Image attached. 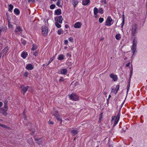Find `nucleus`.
<instances>
[{
  "mask_svg": "<svg viewBox=\"0 0 147 147\" xmlns=\"http://www.w3.org/2000/svg\"><path fill=\"white\" fill-rule=\"evenodd\" d=\"M48 20H47V22H45V26H43L42 27V34L44 36H46L47 35L48 32L47 27L48 26Z\"/></svg>",
  "mask_w": 147,
  "mask_h": 147,
  "instance_id": "1",
  "label": "nucleus"
},
{
  "mask_svg": "<svg viewBox=\"0 0 147 147\" xmlns=\"http://www.w3.org/2000/svg\"><path fill=\"white\" fill-rule=\"evenodd\" d=\"M120 118V115L119 114L117 116H114L112 117L111 123L113 124V126H115L118 122Z\"/></svg>",
  "mask_w": 147,
  "mask_h": 147,
  "instance_id": "2",
  "label": "nucleus"
},
{
  "mask_svg": "<svg viewBox=\"0 0 147 147\" xmlns=\"http://www.w3.org/2000/svg\"><path fill=\"white\" fill-rule=\"evenodd\" d=\"M69 96V98L71 100L75 101H78L79 100V96L76 94L73 93Z\"/></svg>",
  "mask_w": 147,
  "mask_h": 147,
  "instance_id": "3",
  "label": "nucleus"
},
{
  "mask_svg": "<svg viewBox=\"0 0 147 147\" xmlns=\"http://www.w3.org/2000/svg\"><path fill=\"white\" fill-rule=\"evenodd\" d=\"M8 109L7 105H4L3 107L1 109L0 113H2L4 116H6L7 115V111Z\"/></svg>",
  "mask_w": 147,
  "mask_h": 147,
  "instance_id": "4",
  "label": "nucleus"
},
{
  "mask_svg": "<svg viewBox=\"0 0 147 147\" xmlns=\"http://www.w3.org/2000/svg\"><path fill=\"white\" fill-rule=\"evenodd\" d=\"M114 21L110 16H108L106 21L105 25L110 26L113 24Z\"/></svg>",
  "mask_w": 147,
  "mask_h": 147,
  "instance_id": "5",
  "label": "nucleus"
},
{
  "mask_svg": "<svg viewBox=\"0 0 147 147\" xmlns=\"http://www.w3.org/2000/svg\"><path fill=\"white\" fill-rule=\"evenodd\" d=\"M29 87V86H25L24 85L20 86V88L21 89L22 91L23 95H24L25 94Z\"/></svg>",
  "mask_w": 147,
  "mask_h": 147,
  "instance_id": "6",
  "label": "nucleus"
},
{
  "mask_svg": "<svg viewBox=\"0 0 147 147\" xmlns=\"http://www.w3.org/2000/svg\"><path fill=\"white\" fill-rule=\"evenodd\" d=\"M137 29V25L134 24L132 26L131 30V34L133 36L135 35Z\"/></svg>",
  "mask_w": 147,
  "mask_h": 147,
  "instance_id": "7",
  "label": "nucleus"
},
{
  "mask_svg": "<svg viewBox=\"0 0 147 147\" xmlns=\"http://www.w3.org/2000/svg\"><path fill=\"white\" fill-rule=\"evenodd\" d=\"M63 18L62 16H56L55 18V22H59L60 24L62 23Z\"/></svg>",
  "mask_w": 147,
  "mask_h": 147,
  "instance_id": "8",
  "label": "nucleus"
},
{
  "mask_svg": "<svg viewBox=\"0 0 147 147\" xmlns=\"http://www.w3.org/2000/svg\"><path fill=\"white\" fill-rule=\"evenodd\" d=\"M22 31V30L20 26H17L15 30V34H19L20 33H21Z\"/></svg>",
  "mask_w": 147,
  "mask_h": 147,
  "instance_id": "9",
  "label": "nucleus"
},
{
  "mask_svg": "<svg viewBox=\"0 0 147 147\" xmlns=\"http://www.w3.org/2000/svg\"><path fill=\"white\" fill-rule=\"evenodd\" d=\"M110 78H112L114 81H117L118 79L117 76L116 75H114L113 74H110Z\"/></svg>",
  "mask_w": 147,
  "mask_h": 147,
  "instance_id": "10",
  "label": "nucleus"
},
{
  "mask_svg": "<svg viewBox=\"0 0 147 147\" xmlns=\"http://www.w3.org/2000/svg\"><path fill=\"white\" fill-rule=\"evenodd\" d=\"M33 65L31 64H28L26 67V69L28 70H31L33 69Z\"/></svg>",
  "mask_w": 147,
  "mask_h": 147,
  "instance_id": "11",
  "label": "nucleus"
},
{
  "mask_svg": "<svg viewBox=\"0 0 147 147\" xmlns=\"http://www.w3.org/2000/svg\"><path fill=\"white\" fill-rule=\"evenodd\" d=\"M82 25V23L79 22L76 23L74 25V27L76 28H80Z\"/></svg>",
  "mask_w": 147,
  "mask_h": 147,
  "instance_id": "12",
  "label": "nucleus"
},
{
  "mask_svg": "<svg viewBox=\"0 0 147 147\" xmlns=\"http://www.w3.org/2000/svg\"><path fill=\"white\" fill-rule=\"evenodd\" d=\"M137 43V41L136 40L134 39L133 41V46L132 47V49L134 51H135L136 49V44Z\"/></svg>",
  "mask_w": 147,
  "mask_h": 147,
  "instance_id": "13",
  "label": "nucleus"
},
{
  "mask_svg": "<svg viewBox=\"0 0 147 147\" xmlns=\"http://www.w3.org/2000/svg\"><path fill=\"white\" fill-rule=\"evenodd\" d=\"M61 10L60 9L55 10V14L56 15H59L61 14Z\"/></svg>",
  "mask_w": 147,
  "mask_h": 147,
  "instance_id": "14",
  "label": "nucleus"
},
{
  "mask_svg": "<svg viewBox=\"0 0 147 147\" xmlns=\"http://www.w3.org/2000/svg\"><path fill=\"white\" fill-rule=\"evenodd\" d=\"M90 2V0H83L82 1V4L84 5H88Z\"/></svg>",
  "mask_w": 147,
  "mask_h": 147,
  "instance_id": "15",
  "label": "nucleus"
},
{
  "mask_svg": "<svg viewBox=\"0 0 147 147\" xmlns=\"http://www.w3.org/2000/svg\"><path fill=\"white\" fill-rule=\"evenodd\" d=\"M34 140L39 144H40L42 141V140L41 138H35L34 139Z\"/></svg>",
  "mask_w": 147,
  "mask_h": 147,
  "instance_id": "16",
  "label": "nucleus"
},
{
  "mask_svg": "<svg viewBox=\"0 0 147 147\" xmlns=\"http://www.w3.org/2000/svg\"><path fill=\"white\" fill-rule=\"evenodd\" d=\"M71 1V2L72 4H73L74 7H75L76 6L78 3V0H72Z\"/></svg>",
  "mask_w": 147,
  "mask_h": 147,
  "instance_id": "17",
  "label": "nucleus"
},
{
  "mask_svg": "<svg viewBox=\"0 0 147 147\" xmlns=\"http://www.w3.org/2000/svg\"><path fill=\"white\" fill-rule=\"evenodd\" d=\"M60 72L61 74L65 75L67 72V70L66 69H63L61 70Z\"/></svg>",
  "mask_w": 147,
  "mask_h": 147,
  "instance_id": "18",
  "label": "nucleus"
},
{
  "mask_svg": "<svg viewBox=\"0 0 147 147\" xmlns=\"http://www.w3.org/2000/svg\"><path fill=\"white\" fill-rule=\"evenodd\" d=\"M9 49V48L8 46H6L5 49H3L1 52L2 53H7Z\"/></svg>",
  "mask_w": 147,
  "mask_h": 147,
  "instance_id": "19",
  "label": "nucleus"
},
{
  "mask_svg": "<svg viewBox=\"0 0 147 147\" xmlns=\"http://www.w3.org/2000/svg\"><path fill=\"white\" fill-rule=\"evenodd\" d=\"M28 55L27 52H23L21 54V56L24 59H25Z\"/></svg>",
  "mask_w": 147,
  "mask_h": 147,
  "instance_id": "20",
  "label": "nucleus"
},
{
  "mask_svg": "<svg viewBox=\"0 0 147 147\" xmlns=\"http://www.w3.org/2000/svg\"><path fill=\"white\" fill-rule=\"evenodd\" d=\"M64 58V55L63 54H61L59 55L58 57V59L60 60H62Z\"/></svg>",
  "mask_w": 147,
  "mask_h": 147,
  "instance_id": "21",
  "label": "nucleus"
},
{
  "mask_svg": "<svg viewBox=\"0 0 147 147\" xmlns=\"http://www.w3.org/2000/svg\"><path fill=\"white\" fill-rule=\"evenodd\" d=\"M14 12L15 14L18 15L20 14V11L17 8H15L14 10Z\"/></svg>",
  "mask_w": 147,
  "mask_h": 147,
  "instance_id": "22",
  "label": "nucleus"
},
{
  "mask_svg": "<svg viewBox=\"0 0 147 147\" xmlns=\"http://www.w3.org/2000/svg\"><path fill=\"white\" fill-rule=\"evenodd\" d=\"M71 133L73 136H74L78 134V131L77 130H74L71 131Z\"/></svg>",
  "mask_w": 147,
  "mask_h": 147,
  "instance_id": "23",
  "label": "nucleus"
},
{
  "mask_svg": "<svg viewBox=\"0 0 147 147\" xmlns=\"http://www.w3.org/2000/svg\"><path fill=\"white\" fill-rule=\"evenodd\" d=\"M13 7V6L11 4L9 5V8L8 9V10L10 12H12Z\"/></svg>",
  "mask_w": 147,
  "mask_h": 147,
  "instance_id": "24",
  "label": "nucleus"
},
{
  "mask_svg": "<svg viewBox=\"0 0 147 147\" xmlns=\"http://www.w3.org/2000/svg\"><path fill=\"white\" fill-rule=\"evenodd\" d=\"M115 38L117 40H119L121 38V35L119 34H117L115 36Z\"/></svg>",
  "mask_w": 147,
  "mask_h": 147,
  "instance_id": "25",
  "label": "nucleus"
},
{
  "mask_svg": "<svg viewBox=\"0 0 147 147\" xmlns=\"http://www.w3.org/2000/svg\"><path fill=\"white\" fill-rule=\"evenodd\" d=\"M0 126L1 127H2L8 129H10V127L6 126L5 125H3L2 124H0Z\"/></svg>",
  "mask_w": 147,
  "mask_h": 147,
  "instance_id": "26",
  "label": "nucleus"
},
{
  "mask_svg": "<svg viewBox=\"0 0 147 147\" xmlns=\"http://www.w3.org/2000/svg\"><path fill=\"white\" fill-rule=\"evenodd\" d=\"M28 142L29 144H32L33 143V141L32 138H30L28 140Z\"/></svg>",
  "mask_w": 147,
  "mask_h": 147,
  "instance_id": "27",
  "label": "nucleus"
},
{
  "mask_svg": "<svg viewBox=\"0 0 147 147\" xmlns=\"http://www.w3.org/2000/svg\"><path fill=\"white\" fill-rule=\"evenodd\" d=\"M98 12V10L97 9V8L95 7H94V14L95 15H96Z\"/></svg>",
  "mask_w": 147,
  "mask_h": 147,
  "instance_id": "28",
  "label": "nucleus"
},
{
  "mask_svg": "<svg viewBox=\"0 0 147 147\" xmlns=\"http://www.w3.org/2000/svg\"><path fill=\"white\" fill-rule=\"evenodd\" d=\"M56 117L58 121H59L61 122L62 121V119L60 117V116L59 114H57V116L56 115Z\"/></svg>",
  "mask_w": 147,
  "mask_h": 147,
  "instance_id": "29",
  "label": "nucleus"
},
{
  "mask_svg": "<svg viewBox=\"0 0 147 147\" xmlns=\"http://www.w3.org/2000/svg\"><path fill=\"white\" fill-rule=\"evenodd\" d=\"M37 46L36 44H34L33 45V47L32 49V50L33 51L36 50L37 48Z\"/></svg>",
  "mask_w": 147,
  "mask_h": 147,
  "instance_id": "30",
  "label": "nucleus"
},
{
  "mask_svg": "<svg viewBox=\"0 0 147 147\" xmlns=\"http://www.w3.org/2000/svg\"><path fill=\"white\" fill-rule=\"evenodd\" d=\"M61 0H58L57 2V5L59 7H61L62 6V5L60 4Z\"/></svg>",
  "mask_w": 147,
  "mask_h": 147,
  "instance_id": "31",
  "label": "nucleus"
},
{
  "mask_svg": "<svg viewBox=\"0 0 147 147\" xmlns=\"http://www.w3.org/2000/svg\"><path fill=\"white\" fill-rule=\"evenodd\" d=\"M117 93V92L115 89H112V91L111 92V94L114 93L115 94H116Z\"/></svg>",
  "mask_w": 147,
  "mask_h": 147,
  "instance_id": "32",
  "label": "nucleus"
},
{
  "mask_svg": "<svg viewBox=\"0 0 147 147\" xmlns=\"http://www.w3.org/2000/svg\"><path fill=\"white\" fill-rule=\"evenodd\" d=\"M55 25L58 28H60L61 27V25L59 24L58 22H55Z\"/></svg>",
  "mask_w": 147,
  "mask_h": 147,
  "instance_id": "33",
  "label": "nucleus"
},
{
  "mask_svg": "<svg viewBox=\"0 0 147 147\" xmlns=\"http://www.w3.org/2000/svg\"><path fill=\"white\" fill-rule=\"evenodd\" d=\"M58 34L59 35L61 34L63 32V30L62 29H60L58 30Z\"/></svg>",
  "mask_w": 147,
  "mask_h": 147,
  "instance_id": "34",
  "label": "nucleus"
},
{
  "mask_svg": "<svg viewBox=\"0 0 147 147\" xmlns=\"http://www.w3.org/2000/svg\"><path fill=\"white\" fill-rule=\"evenodd\" d=\"M21 43L24 45H25L26 43V41L22 39H21Z\"/></svg>",
  "mask_w": 147,
  "mask_h": 147,
  "instance_id": "35",
  "label": "nucleus"
},
{
  "mask_svg": "<svg viewBox=\"0 0 147 147\" xmlns=\"http://www.w3.org/2000/svg\"><path fill=\"white\" fill-rule=\"evenodd\" d=\"M104 21V19L102 18H100L99 19V22L100 23H101Z\"/></svg>",
  "mask_w": 147,
  "mask_h": 147,
  "instance_id": "36",
  "label": "nucleus"
},
{
  "mask_svg": "<svg viewBox=\"0 0 147 147\" xmlns=\"http://www.w3.org/2000/svg\"><path fill=\"white\" fill-rule=\"evenodd\" d=\"M120 87L119 85H118L116 86V88H115V90L117 91L118 92V90H119Z\"/></svg>",
  "mask_w": 147,
  "mask_h": 147,
  "instance_id": "37",
  "label": "nucleus"
},
{
  "mask_svg": "<svg viewBox=\"0 0 147 147\" xmlns=\"http://www.w3.org/2000/svg\"><path fill=\"white\" fill-rule=\"evenodd\" d=\"M99 13H100L101 14H102L103 13V11L102 8H100L99 9Z\"/></svg>",
  "mask_w": 147,
  "mask_h": 147,
  "instance_id": "38",
  "label": "nucleus"
},
{
  "mask_svg": "<svg viewBox=\"0 0 147 147\" xmlns=\"http://www.w3.org/2000/svg\"><path fill=\"white\" fill-rule=\"evenodd\" d=\"M64 78L63 77H61L59 80V82H63L64 81Z\"/></svg>",
  "mask_w": 147,
  "mask_h": 147,
  "instance_id": "39",
  "label": "nucleus"
},
{
  "mask_svg": "<svg viewBox=\"0 0 147 147\" xmlns=\"http://www.w3.org/2000/svg\"><path fill=\"white\" fill-rule=\"evenodd\" d=\"M55 7V5H52L50 6V8L51 9H53Z\"/></svg>",
  "mask_w": 147,
  "mask_h": 147,
  "instance_id": "40",
  "label": "nucleus"
},
{
  "mask_svg": "<svg viewBox=\"0 0 147 147\" xmlns=\"http://www.w3.org/2000/svg\"><path fill=\"white\" fill-rule=\"evenodd\" d=\"M68 40L70 42H73V38L71 37L69 38Z\"/></svg>",
  "mask_w": 147,
  "mask_h": 147,
  "instance_id": "41",
  "label": "nucleus"
},
{
  "mask_svg": "<svg viewBox=\"0 0 147 147\" xmlns=\"http://www.w3.org/2000/svg\"><path fill=\"white\" fill-rule=\"evenodd\" d=\"M53 114L55 117H56V115L57 116V114H59L58 112L57 111H55Z\"/></svg>",
  "mask_w": 147,
  "mask_h": 147,
  "instance_id": "42",
  "label": "nucleus"
},
{
  "mask_svg": "<svg viewBox=\"0 0 147 147\" xmlns=\"http://www.w3.org/2000/svg\"><path fill=\"white\" fill-rule=\"evenodd\" d=\"M48 124H49L53 125L54 124V123L53 121H51L50 120H49L48 122Z\"/></svg>",
  "mask_w": 147,
  "mask_h": 147,
  "instance_id": "43",
  "label": "nucleus"
},
{
  "mask_svg": "<svg viewBox=\"0 0 147 147\" xmlns=\"http://www.w3.org/2000/svg\"><path fill=\"white\" fill-rule=\"evenodd\" d=\"M28 72H26L24 74V76L26 77H27L28 76Z\"/></svg>",
  "mask_w": 147,
  "mask_h": 147,
  "instance_id": "44",
  "label": "nucleus"
},
{
  "mask_svg": "<svg viewBox=\"0 0 147 147\" xmlns=\"http://www.w3.org/2000/svg\"><path fill=\"white\" fill-rule=\"evenodd\" d=\"M8 102V101L7 100H5L4 101V105H7V103Z\"/></svg>",
  "mask_w": 147,
  "mask_h": 147,
  "instance_id": "45",
  "label": "nucleus"
},
{
  "mask_svg": "<svg viewBox=\"0 0 147 147\" xmlns=\"http://www.w3.org/2000/svg\"><path fill=\"white\" fill-rule=\"evenodd\" d=\"M68 41L67 40H65L64 41V44L65 45L68 44Z\"/></svg>",
  "mask_w": 147,
  "mask_h": 147,
  "instance_id": "46",
  "label": "nucleus"
},
{
  "mask_svg": "<svg viewBox=\"0 0 147 147\" xmlns=\"http://www.w3.org/2000/svg\"><path fill=\"white\" fill-rule=\"evenodd\" d=\"M3 103L1 102H0V111L1 110V107L3 106Z\"/></svg>",
  "mask_w": 147,
  "mask_h": 147,
  "instance_id": "47",
  "label": "nucleus"
},
{
  "mask_svg": "<svg viewBox=\"0 0 147 147\" xmlns=\"http://www.w3.org/2000/svg\"><path fill=\"white\" fill-rule=\"evenodd\" d=\"M28 1L29 2H35L34 0H28Z\"/></svg>",
  "mask_w": 147,
  "mask_h": 147,
  "instance_id": "48",
  "label": "nucleus"
},
{
  "mask_svg": "<svg viewBox=\"0 0 147 147\" xmlns=\"http://www.w3.org/2000/svg\"><path fill=\"white\" fill-rule=\"evenodd\" d=\"M37 53H38L36 51L33 54L35 56H36L37 55Z\"/></svg>",
  "mask_w": 147,
  "mask_h": 147,
  "instance_id": "49",
  "label": "nucleus"
},
{
  "mask_svg": "<svg viewBox=\"0 0 147 147\" xmlns=\"http://www.w3.org/2000/svg\"><path fill=\"white\" fill-rule=\"evenodd\" d=\"M3 28H0V35L1 34L2 31L3 30Z\"/></svg>",
  "mask_w": 147,
  "mask_h": 147,
  "instance_id": "50",
  "label": "nucleus"
},
{
  "mask_svg": "<svg viewBox=\"0 0 147 147\" xmlns=\"http://www.w3.org/2000/svg\"><path fill=\"white\" fill-rule=\"evenodd\" d=\"M53 60V59H51L49 60V63H51V62Z\"/></svg>",
  "mask_w": 147,
  "mask_h": 147,
  "instance_id": "51",
  "label": "nucleus"
},
{
  "mask_svg": "<svg viewBox=\"0 0 147 147\" xmlns=\"http://www.w3.org/2000/svg\"><path fill=\"white\" fill-rule=\"evenodd\" d=\"M65 28H67L68 27V25H67V24H66L65 25Z\"/></svg>",
  "mask_w": 147,
  "mask_h": 147,
  "instance_id": "52",
  "label": "nucleus"
},
{
  "mask_svg": "<svg viewBox=\"0 0 147 147\" xmlns=\"http://www.w3.org/2000/svg\"><path fill=\"white\" fill-rule=\"evenodd\" d=\"M67 56H69L70 57H71V55L69 53H67Z\"/></svg>",
  "mask_w": 147,
  "mask_h": 147,
  "instance_id": "53",
  "label": "nucleus"
},
{
  "mask_svg": "<svg viewBox=\"0 0 147 147\" xmlns=\"http://www.w3.org/2000/svg\"><path fill=\"white\" fill-rule=\"evenodd\" d=\"M124 18L123 19V22H122V24H123V25L124 24Z\"/></svg>",
  "mask_w": 147,
  "mask_h": 147,
  "instance_id": "54",
  "label": "nucleus"
},
{
  "mask_svg": "<svg viewBox=\"0 0 147 147\" xmlns=\"http://www.w3.org/2000/svg\"><path fill=\"white\" fill-rule=\"evenodd\" d=\"M130 65V63H128L126 65V66L127 67L129 66Z\"/></svg>",
  "mask_w": 147,
  "mask_h": 147,
  "instance_id": "55",
  "label": "nucleus"
},
{
  "mask_svg": "<svg viewBox=\"0 0 147 147\" xmlns=\"http://www.w3.org/2000/svg\"><path fill=\"white\" fill-rule=\"evenodd\" d=\"M2 52L1 53H0V59L2 55Z\"/></svg>",
  "mask_w": 147,
  "mask_h": 147,
  "instance_id": "56",
  "label": "nucleus"
},
{
  "mask_svg": "<svg viewBox=\"0 0 147 147\" xmlns=\"http://www.w3.org/2000/svg\"><path fill=\"white\" fill-rule=\"evenodd\" d=\"M111 97V95L110 94L109 95V97H108V99H109Z\"/></svg>",
  "mask_w": 147,
  "mask_h": 147,
  "instance_id": "57",
  "label": "nucleus"
},
{
  "mask_svg": "<svg viewBox=\"0 0 147 147\" xmlns=\"http://www.w3.org/2000/svg\"><path fill=\"white\" fill-rule=\"evenodd\" d=\"M8 26H9V27L10 28H11L12 27V25H10L9 24Z\"/></svg>",
  "mask_w": 147,
  "mask_h": 147,
  "instance_id": "58",
  "label": "nucleus"
},
{
  "mask_svg": "<svg viewBox=\"0 0 147 147\" xmlns=\"http://www.w3.org/2000/svg\"><path fill=\"white\" fill-rule=\"evenodd\" d=\"M107 92H103V94L104 95H106L107 94Z\"/></svg>",
  "mask_w": 147,
  "mask_h": 147,
  "instance_id": "59",
  "label": "nucleus"
},
{
  "mask_svg": "<svg viewBox=\"0 0 147 147\" xmlns=\"http://www.w3.org/2000/svg\"><path fill=\"white\" fill-rule=\"evenodd\" d=\"M124 14H123V15H122V17H123V18H124Z\"/></svg>",
  "mask_w": 147,
  "mask_h": 147,
  "instance_id": "60",
  "label": "nucleus"
},
{
  "mask_svg": "<svg viewBox=\"0 0 147 147\" xmlns=\"http://www.w3.org/2000/svg\"><path fill=\"white\" fill-rule=\"evenodd\" d=\"M51 0L52 1H57V0Z\"/></svg>",
  "mask_w": 147,
  "mask_h": 147,
  "instance_id": "61",
  "label": "nucleus"
},
{
  "mask_svg": "<svg viewBox=\"0 0 147 147\" xmlns=\"http://www.w3.org/2000/svg\"><path fill=\"white\" fill-rule=\"evenodd\" d=\"M67 48V47H65V49H66Z\"/></svg>",
  "mask_w": 147,
  "mask_h": 147,
  "instance_id": "62",
  "label": "nucleus"
},
{
  "mask_svg": "<svg viewBox=\"0 0 147 147\" xmlns=\"http://www.w3.org/2000/svg\"><path fill=\"white\" fill-rule=\"evenodd\" d=\"M2 121V120L0 119V121Z\"/></svg>",
  "mask_w": 147,
  "mask_h": 147,
  "instance_id": "63",
  "label": "nucleus"
},
{
  "mask_svg": "<svg viewBox=\"0 0 147 147\" xmlns=\"http://www.w3.org/2000/svg\"><path fill=\"white\" fill-rule=\"evenodd\" d=\"M1 98H0V100H1Z\"/></svg>",
  "mask_w": 147,
  "mask_h": 147,
  "instance_id": "64",
  "label": "nucleus"
}]
</instances>
